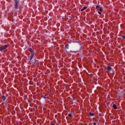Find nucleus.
Returning <instances> with one entry per match:
<instances>
[{"label": "nucleus", "instance_id": "obj_1", "mask_svg": "<svg viewBox=\"0 0 125 125\" xmlns=\"http://www.w3.org/2000/svg\"><path fill=\"white\" fill-rule=\"evenodd\" d=\"M15 2V8L17 9L19 7V5L20 4V0H14Z\"/></svg>", "mask_w": 125, "mask_h": 125}, {"label": "nucleus", "instance_id": "obj_2", "mask_svg": "<svg viewBox=\"0 0 125 125\" xmlns=\"http://www.w3.org/2000/svg\"><path fill=\"white\" fill-rule=\"evenodd\" d=\"M9 46V45L6 44L4 46H2L0 48V52H2V51L6 48H7Z\"/></svg>", "mask_w": 125, "mask_h": 125}, {"label": "nucleus", "instance_id": "obj_3", "mask_svg": "<svg viewBox=\"0 0 125 125\" xmlns=\"http://www.w3.org/2000/svg\"><path fill=\"white\" fill-rule=\"evenodd\" d=\"M29 52L31 53V55H35V51H34L32 48H29Z\"/></svg>", "mask_w": 125, "mask_h": 125}, {"label": "nucleus", "instance_id": "obj_4", "mask_svg": "<svg viewBox=\"0 0 125 125\" xmlns=\"http://www.w3.org/2000/svg\"><path fill=\"white\" fill-rule=\"evenodd\" d=\"M35 54H31V55L29 56V60L30 61H31L32 60H33V58H34V56Z\"/></svg>", "mask_w": 125, "mask_h": 125}, {"label": "nucleus", "instance_id": "obj_5", "mask_svg": "<svg viewBox=\"0 0 125 125\" xmlns=\"http://www.w3.org/2000/svg\"><path fill=\"white\" fill-rule=\"evenodd\" d=\"M111 69H112V68H111V66H108L107 67V70L108 71H110L111 70Z\"/></svg>", "mask_w": 125, "mask_h": 125}, {"label": "nucleus", "instance_id": "obj_6", "mask_svg": "<svg viewBox=\"0 0 125 125\" xmlns=\"http://www.w3.org/2000/svg\"><path fill=\"white\" fill-rule=\"evenodd\" d=\"M42 98L45 100V101H47V98H46V95H44L42 96Z\"/></svg>", "mask_w": 125, "mask_h": 125}, {"label": "nucleus", "instance_id": "obj_7", "mask_svg": "<svg viewBox=\"0 0 125 125\" xmlns=\"http://www.w3.org/2000/svg\"><path fill=\"white\" fill-rule=\"evenodd\" d=\"M2 99L3 101H5L6 100V97L5 96H2Z\"/></svg>", "mask_w": 125, "mask_h": 125}, {"label": "nucleus", "instance_id": "obj_8", "mask_svg": "<svg viewBox=\"0 0 125 125\" xmlns=\"http://www.w3.org/2000/svg\"><path fill=\"white\" fill-rule=\"evenodd\" d=\"M113 107L114 109H117V106L115 104H113Z\"/></svg>", "mask_w": 125, "mask_h": 125}, {"label": "nucleus", "instance_id": "obj_9", "mask_svg": "<svg viewBox=\"0 0 125 125\" xmlns=\"http://www.w3.org/2000/svg\"><path fill=\"white\" fill-rule=\"evenodd\" d=\"M86 8H87V7L86 6L83 7V8L81 9V11H83V10H85V9H86Z\"/></svg>", "mask_w": 125, "mask_h": 125}, {"label": "nucleus", "instance_id": "obj_10", "mask_svg": "<svg viewBox=\"0 0 125 125\" xmlns=\"http://www.w3.org/2000/svg\"><path fill=\"white\" fill-rule=\"evenodd\" d=\"M65 49H69V45H68V44H66V45H65Z\"/></svg>", "mask_w": 125, "mask_h": 125}, {"label": "nucleus", "instance_id": "obj_11", "mask_svg": "<svg viewBox=\"0 0 125 125\" xmlns=\"http://www.w3.org/2000/svg\"><path fill=\"white\" fill-rule=\"evenodd\" d=\"M89 115H90V116H94V114L93 113H90L89 114Z\"/></svg>", "mask_w": 125, "mask_h": 125}, {"label": "nucleus", "instance_id": "obj_12", "mask_svg": "<svg viewBox=\"0 0 125 125\" xmlns=\"http://www.w3.org/2000/svg\"><path fill=\"white\" fill-rule=\"evenodd\" d=\"M99 10H100V12L103 11V10H102V8H101V7H100V9H99Z\"/></svg>", "mask_w": 125, "mask_h": 125}, {"label": "nucleus", "instance_id": "obj_13", "mask_svg": "<svg viewBox=\"0 0 125 125\" xmlns=\"http://www.w3.org/2000/svg\"><path fill=\"white\" fill-rule=\"evenodd\" d=\"M122 38H123V39H125V36L123 35L122 36Z\"/></svg>", "mask_w": 125, "mask_h": 125}, {"label": "nucleus", "instance_id": "obj_14", "mask_svg": "<svg viewBox=\"0 0 125 125\" xmlns=\"http://www.w3.org/2000/svg\"><path fill=\"white\" fill-rule=\"evenodd\" d=\"M68 116L70 117H72V115H71V114H68Z\"/></svg>", "mask_w": 125, "mask_h": 125}, {"label": "nucleus", "instance_id": "obj_15", "mask_svg": "<svg viewBox=\"0 0 125 125\" xmlns=\"http://www.w3.org/2000/svg\"><path fill=\"white\" fill-rule=\"evenodd\" d=\"M96 8H100V7L99 5H97Z\"/></svg>", "mask_w": 125, "mask_h": 125}, {"label": "nucleus", "instance_id": "obj_16", "mask_svg": "<svg viewBox=\"0 0 125 125\" xmlns=\"http://www.w3.org/2000/svg\"><path fill=\"white\" fill-rule=\"evenodd\" d=\"M98 13H99V14H100V15H101V11H98Z\"/></svg>", "mask_w": 125, "mask_h": 125}, {"label": "nucleus", "instance_id": "obj_17", "mask_svg": "<svg viewBox=\"0 0 125 125\" xmlns=\"http://www.w3.org/2000/svg\"><path fill=\"white\" fill-rule=\"evenodd\" d=\"M93 125H96V123H93Z\"/></svg>", "mask_w": 125, "mask_h": 125}, {"label": "nucleus", "instance_id": "obj_18", "mask_svg": "<svg viewBox=\"0 0 125 125\" xmlns=\"http://www.w3.org/2000/svg\"><path fill=\"white\" fill-rule=\"evenodd\" d=\"M51 125H54V124H52Z\"/></svg>", "mask_w": 125, "mask_h": 125}]
</instances>
